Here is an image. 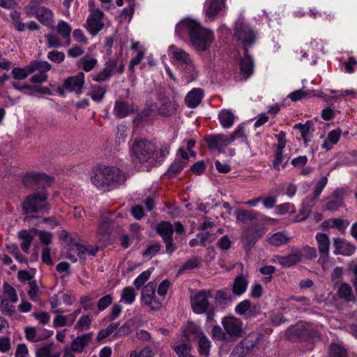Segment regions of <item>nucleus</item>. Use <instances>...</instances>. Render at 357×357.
<instances>
[{"mask_svg": "<svg viewBox=\"0 0 357 357\" xmlns=\"http://www.w3.org/2000/svg\"><path fill=\"white\" fill-rule=\"evenodd\" d=\"M175 32L179 37H182L183 32H188L192 45L198 51L206 50L213 40L211 31L193 20L181 22L176 26Z\"/></svg>", "mask_w": 357, "mask_h": 357, "instance_id": "f257e3e1", "label": "nucleus"}, {"mask_svg": "<svg viewBox=\"0 0 357 357\" xmlns=\"http://www.w3.org/2000/svg\"><path fill=\"white\" fill-rule=\"evenodd\" d=\"M48 193L45 187L40 190L36 191L27 195L22 203V211L26 215H31L26 218L35 217L33 214L41 211L48 212L50 208L47 202Z\"/></svg>", "mask_w": 357, "mask_h": 357, "instance_id": "f03ea898", "label": "nucleus"}, {"mask_svg": "<svg viewBox=\"0 0 357 357\" xmlns=\"http://www.w3.org/2000/svg\"><path fill=\"white\" fill-rule=\"evenodd\" d=\"M154 151L155 144L144 139H136L131 148L133 160L139 163L147 162L152 158Z\"/></svg>", "mask_w": 357, "mask_h": 357, "instance_id": "7ed1b4c3", "label": "nucleus"}, {"mask_svg": "<svg viewBox=\"0 0 357 357\" xmlns=\"http://www.w3.org/2000/svg\"><path fill=\"white\" fill-rule=\"evenodd\" d=\"M124 68L125 65L121 57L112 58L105 63V67L102 70L92 76V79L98 82H105L114 73L119 75L123 74Z\"/></svg>", "mask_w": 357, "mask_h": 357, "instance_id": "20e7f679", "label": "nucleus"}, {"mask_svg": "<svg viewBox=\"0 0 357 357\" xmlns=\"http://www.w3.org/2000/svg\"><path fill=\"white\" fill-rule=\"evenodd\" d=\"M286 335L291 341H296L297 340L306 341L316 337L317 332L311 324H304L289 328L286 333Z\"/></svg>", "mask_w": 357, "mask_h": 357, "instance_id": "39448f33", "label": "nucleus"}, {"mask_svg": "<svg viewBox=\"0 0 357 357\" xmlns=\"http://www.w3.org/2000/svg\"><path fill=\"white\" fill-rule=\"evenodd\" d=\"M234 36L240 41L244 50L252 45L256 40L255 33L243 22H237L234 29Z\"/></svg>", "mask_w": 357, "mask_h": 357, "instance_id": "423d86ee", "label": "nucleus"}, {"mask_svg": "<svg viewBox=\"0 0 357 357\" xmlns=\"http://www.w3.org/2000/svg\"><path fill=\"white\" fill-rule=\"evenodd\" d=\"M155 287L156 284L151 282L142 291V302L149 306L152 310H158L162 307V303L156 298L155 295Z\"/></svg>", "mask_w": 357, "mask_h": 357, "instance_id": "0eeeda50", "label": "nucleus"}, {"mask_svg": "<svg viewBox=\"0 0 357 357\" xmlns=\"http://www.w3.org/2000/svg\"><path fill=\"white\" fill-rule=\"evenodd\" d=\"M104 16L105 14L99 8H91L90 10V15L87 18L86 27L91 33L96 35L103 29L102 19Z\"/></svg>", "mask_w": 357, "mask_h": 357, "instance_id": "6e6552de", "label": "nucleus"}, {"mask_svg": "<svg viewBox=\"0 0 357 357\" xmlns=\"http://www.w3.org/2000/svg\"><path fill=\"white\" fill-rule=\"evenodd\" d=\"M222 324L227 334L230 337H240L243 335V324L241 321L234 317H225Z\"/></svg>", "mask_w": 357, "mask_h": 357, "instance_id": "1a4fd4ad", "label": "nucleus"}, {"mask_svg": "<svg viewBox=\"0 0 357 357\" xmlns=\"http://www.w3.org/2000/svg\"><path fill=\"white\" fill-rule=\"evenodd\" d=\"M52 178L45 174L31 172L22 178V183L26 188H33L37 185H44L52 182Z\"/></svg>", "mask_w": 357, "mask_h": 357, "instance_id": "9d476101", "label": "nucleus"}, {"mask_svg": "<svg viewBox=\"0 0 357 357\" xmlns=\"http://www.w3.org/2000/svg\"><path fill=\"white\" fill-rule=\"evenodd\" d=\"M208 305V294L205 290L195 294L191 300L192 310L197 314L204 313L207 310Z\"/></svg>", "mask_w": 357, "mask_h": 357, "instance_id": "9b49d317", "label": "nucleus"}, {"mask_svg": "<svg viewBox=\"0 0 357 357\" xmlns=\"http://www.w3.org/2000/svg\"><path fill=\"white\" fill-rule=\"evenodd\" d=\"M107 166H98L93 172L91 176L92 183L100 189H107L109 188Z\"/></svg>", "mask_w": 357, "mask_h": 357, "instance_id": "f8f14e48", "label": "nucleus"}, {"mask_svg": "<svg viewBox=\"0 0 357 357\" xmlns=\"http://www.w3.org/2000/svg\"><path fill=\"white\" fill-rule=\"evenodd\" d=\"M84 84V74L82 72L78 73L75 76L66 79L63 82V88L70 92H75L80 94Z\"/></svg>", "mask_w": 357, "mask_h": 357, "instance_id": "ddd939ff", "label": "nucleus"}, {"mask_svg": "<svg viewBox=\"0 0 357 357\" xmlns=\"http://www.w3.org/2000/svg\"><path fill=\"white\" fill-rule=\"evenodd\" d=\"M261 235L257 229L248 228L242 234L241 243L244 249L249 252L257 241L260 238Z\"/></svg>", "mask_w": 357, "mask_h": 357, "instance_id": "4468645a", "label": "nucleus"}, {"mask_svg": "<svg viewBox=\"0 0 357 357\" xmlns=\"http://www.w3.org/2000/svg\"><path fill=\"white\" fill-rule=\"evenodd\" d=\"M109 187L117 186L123 184L127 180L126 174L119 168L114 166H107Z\"/></svg>", "mask_w": 357, "mask_h": 357, "instance_id": "2eb2a0df", "label": "nucleus"}, {"mask_svg": "<svg viewBox=\"0 0 357 357\" xmlns=\"http://www.w3.org/2000/svg\"><path fill=\"white\" fill-rule=\"evenodd\" d=\"M31 10L35 14L36 18L43 25L47 26H52L54 23L53 13L52 11L44 6L40 7H31Z\"/></svg>", "mask_w": 357, "mask_h": 357, "instance_id": "dca6fc26", "label": "nucleus"}, {"mask_svg": "<svg viewBox=\"0 0 357 357\" xmlns=\"http://www.w3.org/2000/svg\"><path fill=\"white\" fill-rule=\"evenodd\" d=\"M333 245L335 255L351 256L356 250V247L354 245L340 238H334Z\"/></svg>", "mask_w": 357, "mask_h": 357, "instance_id": "f3484780", "label": "nucleus"}, {"mask_svg": "<svg viewBox=\"0 0 357 357\" xmlns=\"http://www.w3.org/2000/svg\"><path fill=\"white\" fill-rule=\"evenodd\" d=\"M203 333L194 323L188 322L187 326L182 332V342H191L199 339Z\"/></svg>", "mask_w": 357, "mask_h": 357, "instance_id": "a211bd4d", "label": "nucleus"}, {"mask_svg": "<svg viewBox=\"0 0 357 357\" xmlns=\"http://www.w3.org/2000/svg\"><path fill=\"white\" fill-rule=\"evenodd\" d=\"M92 339V333L83 334L75 337L71 343V349L75 353H82L84 349L89 345Z\"/></svg>", "mask_w": 357, "mask_h": 357, "instance_id": "6ab92c4d", "label": "nucleus"}, {"mask_svg": "<svg viewBox=\"0 0 357 357\" xmlns=\"http://www.w3.org/2000/svg\"><path fill=\"white\" fill-rule=\"evenodd\" d=\"M302 254L299 250H295L287 256H278V262L282 267H290L298 263L301 259Z\"/></svg>", "mask_w": 357, "mask_h": 357, "instance_id": "aec40b11", "label": "nucleus"}, {"mask_svg": "<svg viewBox=\"0 0 357 357\" xmlns=\"http://www.w3.org/2000/svg\"><path fill=\"white\" fill-rule=\"evenodd\" d=\"M254 61L250 55L248 54L247 48L244 50L243 57L240 62L241 72L245 77H248L253 72Z\"/></svg>", "mask_w": 357, "mask_h": 357, "instance_id": "412c9836", "label": "nucleus"}, {"mask_svg": "<svg viewBox=\"0 0 357 357\" xmlns=\"http://www.w3.org/2000/svg\"><path fill=\"white\" fill-rule=\"evenodd\" d=\"M59 351H54L53 343H45L36 349V357H60Z\"/></svg>", "mask_w": 357, "mask_h": 357, "instance_id": "4be33fe9", "label": "nucleus"}, {"mask_svg": "<svg viewBox=\"0 0 357 357\" xmlns=\"http://www.w3.org/2000/svg\"><path fill=\"white\" fill-rule=\"evenodd\" d=\"M133 111L134 109L132 106L128 102L123 101H116L115 102L114 114L119 119L125 118L133 112Z\"/></svg>", "mask_w": 357, "mask_h": 357, "instance_id": "5701e85b", "label": "nucleus"}, {"mask_svg": "<svg viewBox=\"0 0 357 357\" xmlns=\"http://www.w3.org/2000/svg\"><path fill=\"white\" fill-rule=\"evenodd\" d=\"M202 96L201 89H194L187 94L185 101L189 107L195 108L201 102Z\"/></svg>", "mask_w": 357, "mask_h": 357, "instance_id": "b1692460", "label": "nucleus"}, {"mask_svg": "<svg viewBox=\"0 0 357 357\" xmlns=\"http://www.w3.org/2000/svg\"><path fill=\"white\" fill-rule=\"evenodd\" d=\"M337 295L338 297L346 302H351L355 301V296L353 294L351 287L346 282H342L340 284Z\"/></svg>", "mask_w": 357, "mask_h": 357, "instance_id": "393cba45", "label": "nucleus"}, {"mask_svg": "<svg viewBox=\"0 0 357 357\" xmlns=\"http://www.w3.org/2000/svg\"><path fill=\"white\" fill-rule=\"evenodd\" d=\"M248 282L243 275L236 277L232 287V292L234 295L240 296L247 289Z\"/></svg>", "mask_w": 357, "mask_h": 357, "instance_id": "a878e982", "label": "nucleus"}, {"mask_svg": "<svg viewBox=\"0 0 357 357\" xmlns=\"http://www.w3.org/2000/svg\"><path fill=\"white\" fill-rule=\"evenodd\" d=\"M170 49L174 50L172 52L174 59L185 64L187 66L192 67V61L188 53L181 49L176 48L174 45H172Z\"/></svg>", "mask_w": 357, "mask_h": 357, "instance_id": "bb28decb", "label": "nucleus"}, {"mask_svg": "<svg viewBox=\"0 0 357 357\" xmlns=\"http://www.w3.org/2000/svg\"><path fill=\"white\" fill-rule=\"evenodd\" d=\"M291 238L287 236L286 231H278L272 234L268 239L269 244L273 246H280L287 243Z\"/></svg>", "mask_w": 357, "mask_h": 357, "instance_id": "cd10ccee", "label": "nucleus"}, {"mask_svg": "<svg viewBox=\"0 0 357 357\" xmlns=\"http://www.w3.org/2000/svg\"><path fill=\"white\" fill-rule=\"evenodd\" d=\"M318 243V250L320 254L328 257L329 252L330 241L326 234L318 233L316 236Z\"/></svg>", "mask_w": 357, "mask_h": 357, "instance_id": "c85d7f7f", "label": "nucleus"}, {"mask_svg": "<svg viewBox=\"0 0 357 357\" xmlns=\"http://www.w3.org/2000/svg\"><path fill=\"white\" fill-rule=\"evenodd\" d=\"M157 232L163 240L171 238L174 232L173 225L169 222L162 221L158 225Z\"/></svg>", "mask_w": 357, "mask_h": 357, "instance_id": "c756f323", "label": "nucleus"}, {"mask_svg": "<svg viewBox=\"0 0 357 357\" xmlns=\"http://www.w3.org/2000/svg\"><path fill=\"white\" fill-rule=\"evenodd\" d=\"M29 65L31 74L36 71L38 73L46 74L52 68V66L45 61H32Z\"/></svg>", "mask_w": 357, "mask_h": 357, "instance_id": "7c9ffc66", "label": "nucleus"}, {"mask_svg": "<svg viewBox=\"0 0 357 357\" xmlns=\"http://www.w3.org/2000/svg\"><path fill=\"white\" fill-rule=\"evenodd\" d=\"M18 238L22 241V250L24 252L29 253V250L33 239V236L31 234V231L25 229L21 230L18 233Z\"/></svg>", "mask_w": 357, "mask_h": 357, "instance_id": "2f4dec72", "label": "nucleus"}, {"mask_svg": "<svg viewBox=\"0 0 357 357\" xmlns=\"http://www.w3.org/2000/svg\"><path fill=\"white\" fill-rule=\"evenodd\" d=\"M218 118L224 128H230L234 124L235 120L234 114L228 109L222 110L219 113Z\"/></svg>", "mask_w": 357, "mask_h": 357, "instance_id": "473e14b6", "label": "nucleus"}, {"mask_svg": "<svg viewBox=\"0 0 357 357\" xmlns=\"http://www.w3.org/2000/svg\"><path fill=\"white\" fill-rule=\"evenodd\" d=\"M263 335L259 333H250L242 342L243 344H245V347L250 351H252L255 347H256L261 341Z\"/></svg>", "mask_w": 357, "mask_h": 357, "instance_id": "72a5a7b5", "label": "nucleus"}, {"mask_svg": "<svg viewBox=\"0 0 357 357\" xmlns=\"http://www.w3.org/2000/svg\"><path fill=\"white\" fill-rule=\"evenodd\" d=\"M313 122L307 121L305 123H297L294 126V129H298L301 134L305 142H307V138L310 137V134L313 131Z\"/></svg>", "mask_w": 357, "mask_h": 357, "instance_id": "f704fd0d", "label": "nucleus"}, {"mask_svg": "<svg viewBox=\"0 0 357 357\" xmlns=\"http://www.w3.org/2000/svg\"><path fill=\"white\" fill-rule=\"evenodd\" d=\"M13 86L15 89L20 91H24L25 89L28 90H35L39 93L42 94H50V90L46 86H31L28 84L20 85L19 83L13 82Z\"/></svg>", "mask_w": 357, "mask_h": 357, "instance_id": "c9c22d12", "label": "nucleus"}, {"mask_svg": "<svg viewBox=\"0 0 357 357\" xmlns=\"http://www.w3.org/2000/svg\"><path fill=\"white\" fill-rule=\"evenodd\" d=\"M169 145L167 144H160L156 146L155 144V151L152 154V158L155 160L162 161L164 158L169 153Z\"/></svg>", "mask_w": 357, "mask_h": 357, "instance_id": "e433bc0d", "label": "nucleus"}, {"mask_svg": "<svg viewBox=\"0 0 357 357\" xmlns=\"http://www.w3.org/2000/svg\"><path fill=\"white\" fill-rule=\"evenodd\" d=\"M97 63L98 61L96 59L85 56L79 61L77 66L79 68H82L84 71L89 72L95 68Z\"/></svg>", "mask_w": 357, "mask_h": 357, "instance_id": "4c0bfd02", "label": "nucleus"}, {"mask_svg": "<svg viewBox=\"0 0 357 357\" xmlns=\"http://www.w3.org/2000/svg\"><path fill=\"white\" fill-rule=\"evenodd\" d=\"M259 213L250 210H242L236 214V220L241 222H247L257 220Z\"/></svg>", "mask_w": 357, "mask_h": 357, "instance_id": "58836bf2", "label": "nucleus"}, {"mask_svg": "<svg viewBox=\"0 0 357 357\" xmlns=\"http://www.w3.org/2000/svg\"><path fill=\"white\" fill-rule=\"evenodd\" d=\"M224 6V0H212L206 10V15L208 17H213L222 10Z\"/></svg>", "mask_w": 357, "mask_h": 357, "instance_id": "ea45409f", "label": "nucleus"}, {"mask_svg": "<svg viewBox=\"0 0 357 357\" xmlns=\"http://www.w3.org/2000/svg\"><path fill=\"white\" fill-rule=\"evenodd\" d=\"M112 221L109 219H105L102 221L98 228V234L101 235V238L107 240L109 238L111 231Z\"/></svg>", "mask_w": 357, "mask_h": 357, "instance_id": "a19ab883", "label": "nucleus"}, {"mask_svg": "<svg viewBox=\"0 0 357 357\" xmlns=\"http://www.w3.org/2000/svg\"><path fill=\"white\" fill-rule=\"evenodd\" d=\"M178 357H192L190 354L191 346L188 342H182V344L173 347Z\"/></svg>", "mask_w": 357, "mask_h": 357, "instance_id": "79ce46f5", "label": "nucleus"}, {"mask_svg": "<svg viewBox=\"0 0 357 357\" xmlns=\"http://www.w3.org/2000/svg\"><path fill=\"white\" fill-rule=\"evenodd\" d=\"M10 17L12 20V24L18 31H23L25 30L26 24L22 22L21 13L17 10H13L10 13Z\"/></svg>", "mask_w": 357, "mask_h": 357, "instance_id": "37998d69", "label": "nucleus"}, {"mask_svg": "<svg viewBox=\"0 0 357 357\" xmlns=\"http://www.w3.org/2000/svg\"><path fill=\"white\" fill-rule=\"evenodd\" d=\"M185 165H186L185 164V160H176L167 171V174L169 177H174L183 169Z\"/></svg>", "mask_w": 357, "mask_h": 357, "instance_id": "c03bdc74", "label": "nucleus"}, {"mask_svg": "<svg viewBox=\"0 0 357 357\" xmlns=\"http://www.w3.org/2000/svg\"><path fill=\"white\" fill-rule=\"evenodd\" d=\"M7 298L0 296V310L5 314L12 316L15 312L14 306Z\"/></svg>", "mask_w": 357, "mask_h": 357, "instance_id": "a18cd8bd", "label": "nucleus"}, {"mask_svg": "<svg viewBox=\"0 0 357 357\" xmlns=\"http://www.w3.org/2000/svg\"><path fill=\"white\" fill-rule=\"evenodd\" d=\"M3 288L4 296L2 297L7 298L11 303H16L17 296L15 289L7 282L3 283Z\"/></svg>", "mask_w": 357, "mask_h": 357, "instance_id": "49530a36", "label": "nucleus"}, {"mask_svg": "<svg viewBox=\"0 0 357 357\" xmlns=\"http://www.w3.org/2000/svg\"><path fill=\"white\" fill-rule=\"evenodd\" d=\"M211 347L210 341L204 335H202L199 338V354L205 357H208L209 355V350Z\"/></svg>", "mask_w": 357, "mask_h": 357, "instance_id": "de8ad7c7", "label": "nucleus"}, {"mask_svg": "<svg viewBox=\"0 0 357 357\" xmlns=\"http://www.w3.org/2000/svg\"><path fill=\"white\" fill-rule=\"evenodd\" d=\"M75 250H78V257L82 259H85L86 253H89L90 255H95L96 251H90L86 247L82 245L75 243L69 245L70 252L74 251Z\"/></svg>", "mask_w": 357, "mask_h": 357, "instance_id": "09e8293b", "label": "nucleus"}, {"mask_svg": "<svg viewBox=\"0 0 357 357\" xmlns=\"http://www.w3.org/2000/svg\"><path fill=\"white\" fill-rule=\"evenodd\" d=\"M135 296L136 294L133 287H126L123 289L121 301L131 304L135 301Z\"/></svg>", "mask_w": 357, "mask_h": 357, "instance_id": "8fccbe9b", "label": "nucleus"}, {"mask_svg": "<svg viewBox=\"0 0 357 357\" xmlns=\"http://www.w3.org/2000/svg\"><path fill=\"white\" fill-rule=\"evenodd\" d=\"M29 65L25 66L24 68H14L12 70L13 77L15 79H24L29 74H31V72L29 71Z\"/></svg>", "mask_w": 357, "mask_h": 357, "instance_id": "3c124183", "label": "nucleus"}, {"mask_svg": "<svg viewBox=\"0 0 357 357\" xmlns=\"http://www.w3.org/2000/svg\"><path fill=\"white\" fill-rule=\"evenodd\" d=\"M333 195V198L326 203V208L328 211H335L343 204L341 197L336 195V192H334Z\"/></svg>", "mask_w": 357, "mask_h": 357, "instance_id": "603ef678", "label": "nucleus"}, {"mask_svg": "<svg viewBox=\"0 0 357 357\" xmlns=\"http://www.w3.org/2000/svg\"><path fill=\"white\" fill-rule=\"evenodd\" d=\"M106 92V89L99 85H93L91 86V97L96 101L100 102L102 100Z\"/></svg>", "mask_w": 357, "mask_h": 357, "instance_id": "864d4df0", "label": "nucleus"}, {"mask_svg": "<svg viewBox=\"0 0 357 357\" xmlns=\"http://www.w3.org/2000/svg\"><path fill=\"white\" fill-rule=\"evenodd\" d=\"M329 357H348L346 349L341 346L332 344L329 349Z\"/></svg>", "mask_w": 357, "mask_h": 357, "instance_id": "5fc2aeb1", "label": "nucleus"}, {"mask_svg": "<svg viewBox=\"0 0 357 357\" xmlns=\"http://www.w3.org/2000/svg\"><path fill=\"white\" fill-rule=\"evenodd\" d=\"M327 182L328 179L326 176L321 177L320 180L317 182L315 189L314 190V196L312 198L310 199V202L312 203V204H313L314 202L319 197L323 189L327 184Z\"/></svg>", "mask_w": 357, "mask_h": 357, "instance_id": "6e6d98bb", "label": "nucleus"}, {"mask_svg": "<svg viewBox=\"0 0 357 357\" xmlns=\"http://www.w3.org/2000/svg\"><path fill=\"white\" fill-rule=\"evenodd\" d=\"M24 333L26 338L32 342H38L42 340V338L38 335H37L36 328L35 327H26L24 328Z\"/></svg>", "mask_w": 357, "mask_h": 357, "instance_id": "4d7b16f0", "label": "nucleus"}, {"mask_svg": "<svg viewBox=\"0 0 357 357\" xmlns=\"http://www.w3.org/2000/svg\"><path fill=\"white\" fill-rule=\"evenodd\" d=\"M56 30L63 38H69L72 29L66 22L61 21L57 25Z\"/></svg>", "mask_w": 357, "mask_h": 357, "instance_id": "13d9d810", "label": "nucleus"}, {"mask_svg": "<svg viewBox=\"0 0 357 357\" xmlns=\"http://www.w3.org/2000/svg\"><path fill=\"white\" fill-rule=\"evenodd\" d=\"M250 352L251 351L245 347V344H243V342L241 341L234 347L231 352V355L234 357H244Z\"/></svg>", "mask_w": 357, "mask_h": 357, "instance_id": "bf43d9fd", "label": "nucleus"}, {"mask_svg": "<svg viewBox=\"0 0 357 357\" xmlns=\"http://www.w3.org/2000/svg\"><path fill=\"white\" fill-rule=\"evenodd\" d=\"M215 298L220 303H227L231 301V294L229 290H218L216 292Z\"/></svg>", "mask_w": 357, "mask_h": 357, "instance_id": "052dcab7", "label": "nucleus"}, {"mask_svg": "<svg viewBox=\"0 0 357 357\" xmlns=\"http://www.w3.org/2000/svg\"><path fill=\"white\" fill-rule=\"evenodd\" d=\"M91 319L88 315L80 317L75 325V328L79 331H84L89 328L91 324Z\"/></svg>", "mask_w": 357, "mask_h": 357, "instance_id": "680f3d73", "label": "nucleus"}, {"mask_svg": "<svg viewBox=\"0 0 357 357\" xmlns=\"http://www.w3.org/2000/svg\"><path fill=\"white\" fill-rule=\"evenodd\" d=\"M32 231L39 235L40 240L43 243L49 245L52 243V234L51 232L41 231L37 229H33Z\"/></svg>", "mask_w": 357, "mask_h": 357, "instance_id": "e2e57ef3", "label": "nucleus"}, {"mask_svg": "<svg viewBox=\"0 0 357 357\" xmlns=\"http://www.w3.org/2000/svg\"><path fill=\"white\" fill-rule=\"evenodd\" d=\"M197 237L199 238V243L202 246H206V243H212L216 238L215 234H210L208 231L198 234Z\"/></svg>", "mask_w": 357, "mask_h": 357, "instance_id": "0e129e2a", "label": "nucleus"}, {"mask_svg": "<svg viewBox=\"0 0 357 357\" xmlns=\"http://www.w3.org/2000/svg\"><path fill=\"white\" fill-rule=\"evenodd\" d=\"M151 275L149 270L142 272L134 281V284L137 289H140L141 287L147 281Z\"/></svg>", "mask_w": 357, "mask_h": 357, "instance_id": "69168bd1", "label": "nucleus"}, {"mask_svg": "<svg viewBox=\"0 0 357 357\" xmlns=\"http://www.w3.org/2000/svg\"><path fill=\"white\" fill-rule=\"evenodd\" d=\"M47 58L52 62L60 63L65 59V54L63 52L53 50L48 53Z\"/></svg>", "mask_w": 357, "mask_h": 357, "instance_id": "338daca9", "label": "nucleus"}, {"mask_svg": "<svg viewBox=\"0 0 357 357\" xmlns=\"http://www.w3.org/2000/svg\"><path fill=\"white\" fill-rule=\"evenodd\" d=\"M251 302L248 300H244L239 303L235 307V312L236 314L239 315H245L246 314Z\"/></svg>", "mask_w": 357, "mask_h": 357, "instance_id": "774afa93", "label": "nucleus"}]
</instances>
